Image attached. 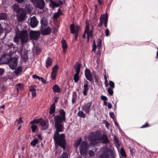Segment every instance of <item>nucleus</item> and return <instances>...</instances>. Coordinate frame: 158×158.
<instances>
[{"instance_id": "1", "label": "nucleus", "mask_w": 158, "mask_h": 158, "mask_svg": "<svg viewBox=\"0 0 158 158\" xmlns=\"http://www.w3.org/2000/svg\"><path fill=\"white\" fill-rule=\"evenodd\" d=\"M59 115L55 116L54 118L56 132L53 138L56 145H58L65 150L67 144L65 135L64 134H60L59 132L63 131L64 122L66 120L65 112L64 110L60 109L59 111Z\"/></svg>"}, {"instance_id": "2", "label": "nucleus", "mask_w": 158, "mask_h": 158, "mask_svg": "<svg viewBox=\"0 0 158 158\" xmlns=\"http://www.w3.org/2000/svg\"><path fill=\"white\" fill-rule=\"evenodd\" d=\"M15 35L13 39V41L18 45H19V41L21 40L20 44L23 46L26 44L28 40V34L27 31L23 30L20 31L18 27L16 28L15 31Z\"/></svg>"}, {"instance_id": "3", "label": "nucleus", "mask_w": 158, "mask_h": 158, "mask_svg": "<svg viewBox=\"0 0 158 158\" xmlns=\"http://www.w3.org/2000/svg\"><path fill=\"white\" fill-rule=\"evenodd\" d=\"M70 28L71 33L72 34H74L75 39V40H77L81 27L78 25L75 26L74 24H72L70 26Z\"/></svg>"}, {"instance_id": "4", "label": "nucleus", "mask_w": 158, "mask_h": 158, "mask_svg": "<svg viewBox=\"0 0 158 158\" xmlns=\"http://www.w3.org/2000/svg\"><path fill=\"white\" fill-rule=\"evenodd\" d=\"M89 148L88 143L86 141H82L79 146L80 152L81 156L86 155Z\"/></svg>"}, {"instance_id": "5", "label": "nucleus", "mask_w": 158, "mask_h": 158, "mask_svg": "<svg viewBox=\"0 0 158 158\" xmlns=\"http://www.w3.org/2000/svg\"><path fill=\"white\" fill-rule=\"evenodd\" d=\"M108 21V16L107 13H106L105 15L103 14L101 15L99 18V22L98 25V27H102L104 23L105 27H107Z\"/></svg>"}, {"instance_id": "6", "label": "nucleus", "mask_w": 158, "mask_h": 158, "mask_svg": "<svg viewBox=\"0 0 158 158\" xmlns=\"http://www.w3.org/2000/svg\"><path fill=\"white\" fill-rule=\"evenodd\" d=\"M7 64L12 70L16 69L18 65V58L16 57H11Z\"/></svg>"}, {"instance_id": "7", "label": "nucleus", "mask_w": 158, "mask_h": 158, "mask_svg": "<svg viewBox=\"0 0 158 158\" xmlns=\"http://www.w3.org/2000/svg\"><path fill=\"white\" fill-rule=\"evenodd\" d=\"M11 57V56L8 54L3 55L0 59V65L2 64H7Z\"/></svg>"}, {"instance_id": "8", "label": "nucleus", "mask_w": 158, "mask_h": 158, "mask_svg": "<svg viewBox=\"0 0 158 158\" xmlns=\"http://www.w3.org/2000/svg\"><path fill=\"white\" fill-rule=\"evenodd\" d=\"M32 3L35 4L37 7L40 9H43L45 5L44 0H31Z\"/></svg>"}, {"instance_id": "9", "label": "nucleus", "mask_w": 158, "mask_h": 158, "mask_svg": "<svg viewBox=\"0 0 158 158\" xmlns=\"http://www.w3.org/2000/svg\"><path fill=\"white\" fill-rule=\"evenodd\" d=\"M40 33L39 31H31L30 33V38L34 40H37L39 38Z\"/></svg>"}, {"instance_id": "10", "label": "nucleus", "mask_w": 158, "mask_h": 158, "mask_svg": "<svg viewBox=\"0 0 158 158\" xmlns=\"http://www.w3.org/2000/svg\"><path fill=\"white\" fill-rule=\"evenodd\" d=\"M85 75L86 78L92 83L93 81V76L90 70L87 68L85 70Z\"/></svg>"}, {"instance_id": "11", "label": "nucleus", "mask_w": 158, "mask_h": 158, "mask_svg": "<svg viewBox=\"0 0 158 158\" xmlns=\"http://www.w3.org/2000/svg\"><path fill=\"white\" fill-rule=\"evenodd\" d=\"M92 104V102H87L83 105L82 107V110L86 113H89L90 111V108Z\"/></svg>"}, {"instance_id": "12", "label": "nucleus", "mask_w": 158, "mask_h": 158, "mask_svg": "<svg viewBox=\"0 0 158 158\" xmlns=\"http://www.w3.org/2000/svg\"><path fill=\"white\" fill-rule=\"evenodd\" d=\"M51 4V5L52 8L54 10L55 7H59L60 6H61L63 4V2L61 0H58L57 3H56L55 1L53 0H50Z\"/></svg>"}, {"instance_id": "13", "label": "nucleus", "mask_w": 158, "mask_h": 158, "mask_svg": "<svg viewBox=\"0 0 158 158\" xmlns=\"http://www.w3.org/2000/svg\"><path fill=\"white\" fill-rule=\"evenodd\" d=\"M39 22L35 16L33 17L30 19V24L32 28L37 27Z\"/></svg>"}, {"instance_id": "14", "label": "nucleus", "mask_w": 158, "mask_h": 158, "mask_svg": "<svg viewBox=\"0 0 158 158\" xmlns=\"http://www.w3.org/2000/svg\"><path fill=\"white\" fill-rule=\"evenodd\" d=\"M40 30L41 34L43 35H49L52 31V29L49 27L44 29L41 28Z\"/></svg>"}, {"instance_id": "15", "label": "nucleus", "mask_w": 158, "mask_h": 158, "mask_svg": "<svg viewBox=\"0 0 158 158\" xmlns=\"http://www.w3.org/2000/svg\"><path fill=\"white\" fill-rule=\"evenodd\" d=\"M12 7L14 11L17 13H19L20 12H23L24 10L23 8H20L19 5L17 3L14 4Z\"/></svg>"}, {"instance_id": "16", "label": "nucleus", "mask_w": 158, "mask_h": 158, "mask_svg": "<svg viewBox=\"0 0 158 158\" xmlns=\"http://www.w3.org/2000/svg\"><path fill=\"white\" fill-rule=\"evenodd\" d=\"M88 83L89 82L87 80H86L85 81V83L83 86V95L84 96H86L87 95L88 91L89 89L88 85Z\"/></svg>"}, {"instance_id": "17", "label": "nucleus", "mask_w": 158, "mask_h": 158, "mask_svg": "<svg viewBox=\"0 0 158 158\" xmlns=\"http://www.w3.org/2000/svg\"><path fill=\"white\" fill-rule=\"evenodd\" d=\"M41 28L44 29L48 25V22L47 20L44 18H43L40 20Z\"/></svg>"}, {"instance_id": "18", "label": "nucleus", "mask_w": 158, "mask_h": 158, "mask_svg": "<svg viewBox=\"0 0 158 158\" xmlns=\"http://www.w3.org/2000/svg\"><path fill=\"white\" fill-rule=\"evenodd\" d=\"M46 67L48 68L51 67L52 64V59L50 57H48L45 61Z\"/></svg>"}, {"instance_id": "19", "label": "nucleus", "mask_w": 158, "mask_h": 158, "mask_svg": "<svg viewBox=\"0 0 158 158\" xmlns=\"http://www.w3.org/2000/svg\"><path fill=\"white\" fill-rule=\"evenodd\" d=\"M52 89L54 93H59L62 90V89L59 87V85L56 84L55 85L53 86Z\"/></svg>"}, {"instance_id": "20", "label": "nucleus", "mask_w": 158, "mask_h": 158, "mask_svg": "<svg viewBox=\"0 0 158 158\" xmlns=\"http://www.w3.org/2000/svg\"><path fill=\"white\" fill-rule=\"evenodd\" d=\"M25 11L24 9L23 12H20L19 13H18V18L20 21H23L24 20L25 16Z\"/></svg>"}, {"instance_id": "21", "label": "nucleus", "mask_w": 158, "mask_h": 158, "mask_svg": "<svg viewBox=\"0 0 158 158\" xmlns=\"http://www.w3.org/2000/svg\"><path fill=\"white\" fill-rule=\"evenodd\" d=\"M81 66V63H78L77 62H76L74 65V68L75 69L76 73H80Z\"/></svg>"}, {"instance_id": "22", "label": "nucleus", "mask_w": 158, "mask_h": 158, "mask_svg": "<svg viewBox=\"0 0 158 158\" xmlns=\"http://www.w3.org/2000/svg\"><path fill=\"white\" fill-rule=\"evenodd\" d=\"M7 46L8 49L10 50V52L13 53L14 52V49L15 48V46L14 45L13 43L8 44Z\"/></svg>"}, {"instance_id": "23", "label": "nucleus", "mask_w": 158, "mask_h": 158, "mask_svg": "<svg viewBox=\"0 0 158 158\" xmlns=\"http://www.w3.org/2000/svg\"><path fill=\"white\" fill-rule=\"evenodd\" d=\"M101 139L102 141V143H106L109 142V140L106 135H103Z\"/></svg>"}, {"instance_id": "24", "label": "nucleus", "mask_w": 158, "mask_h": 158, "mask_svg": "<svg viewBox=\"0 0 158 158\" xmlns=\"http://www.w3.org/2000/svg\"><path fill=\"white\" fill-rule=\"evenodd\" d=\"M42 119V118H41L39 119H34L33 120L31 121L30 123L31 125L34 124H38L40 122Z\"/></svg>"}, {"instance_id": "25", "label": "nucleus", "mask_w": 158, "mask_h": 158, "mask_svg": "<svg viewBox=\"0 0 158 158\" xmlns=\"http://www.w3.org/2000/svg\"><path fill=\"white\" fill-rule=\"evenodd\" d=\"M40 123V125L42 127V130H46L48 128V126L46 125V122L45 121H42Z\"/></svg>"}, {"instance_id": "26", "label": "nucleus", "mask_w": 158, "mask_h": 158, "mask_svg": "<svg viewBox=\"0 0 158 158\" xmlns=\"http://www.w3.org/2000/svg\"><path fill=\"white\" fill-rule=\"evenodd\" d=\"M61 43L62 45V47L63 48V49L64 51V50H65L68 47L67 44L66 43V42L65 41V40H64V39H63L61 41Z\"/></svg>"}, {"instance_id": "27", "label": "nucleus", "mask_w": 158, "mask_h": 158, "mask_svg": "<svg viewBox=\"0 0 158 158\" xmlns=\"http://www.w3.org/2000/svg\"><path fill=\"white\" fill-rule=\"evenodd\" d=\"M22 71V67L21 66H19L15 70V73L16 75H18Z\"/></svg>"}, {"instance_id": "28", "label": "nucleus", "mask_w": 158, "mask_h": 158, "mask_svg": "<svg viewBox=\"0 0 158 158\" xmlns=\"http://www.w3.org/2000/svg\"><path fill=\"white\" fill-rule=\"evenodd\" d=\"M56 109L55 104H52L50 107L49 113L51 114H52L55 113Z\"/></svg>"}, {"instance_id": "29", "label": "nucleus", "mask_w": 158, "mask_h": 158, "mask_svg": "<svg viewBox=\"0 0 158 158\" xmlns=\"http://www.w3.org/2000/svg\"><path fill=\"white\" fill-rule=\"evenodd\" d=\"M79 73H76L74 75L73 79L74 81V82L76 83H77L79 80Z\"/></svg>"}, {"instance_id": "30", "label": "nucleus", "mask_w": 158, "mask_h": 158, "mask_svg": "<svg viewBox=\"0 0 158 158\" xmlns=\"http://www.w3.org/2000/svg\"><path fill=\"white\" fill-rule=\"evenodd\" d=\"M120 154L123 157L126 158L127 156L123 148H121L120 149Z\"/></svg>"}, {"instance_id": "31", "label": "nucleus", "mask_w": 158, "mask_h": 158, "mask_svg": "<svg viewBox=\"0 0 158 158\" xmlns=\"http://www.w3.org/2000/svg\"><path fill=\"white\" fill-rule=\"evenodd\" d=\"M100 157L101 158H109V155L108 153L104 152L100 156Z\"/></svg>"}, {"instance_id": "32", "label": "nucleus", "mask_w": 158, "mask_h": 158, "mask_svg": "<svg viewBox=\"0 0 158 158\" xmlns=\"http://www.w3.org/2000/svg\"><path fill=\"white\" fill-rule=\"evenodd\" d=\"M6 14L4 13H0V20H4L7 18Z\"/></svg>"}, {"instance_id": "33", "label": "nucleus", "mask_w": 158, "mask_h": 158, "mask_svg": "<svg viewBox=\"0 0 158 158\" xmlns=\"http://www.w3.org/2000/svg\"><path fill=\"white\" fill-rule=\"evenodd\" d=\"M82 140V139L81 138H80L79 139L76 140L75 141V146L77 148L80 144Z\"/></svg>"}, {"instance_id": "34", "label": "nucleus", "mask_w": 158, "mask_h": 158, "mask_svg": "<svg viewBox=\"0 0 158 158\" xmlns=\"http://www.w3.org/2000/svg\"><path fill=\"white\" fill-rule=\"evenodd\" d=\"M39 142V140L37 139H34L31 143V145L35 146Z\"/></svg>"}, {"instance_id": "35", "label": "nucleus", "mask_w": 158, "mask_h": 158, "mask_svg": "<svg viewBox=\"0 0 158 158\" xmlns=\"http://www.w3.org/2000/svg\"><path fill=\"white\" fill-rule=\"evenodd\" d=\"M86 26L85 27L84 32L85 33H86L89 31V22H86Z\"/></svg>"}, {"instance_id": "36", "label": "nucleus", "mask_w": 158, "mask_h": 158, "mask_svg": "<svg viewBox=\"0 0 158 158\" xmlns=\"http://www.w3.org/2000/svg\"><path fill=\"white\" fill-rule=\"evenodd\" d=\"M78 115L79 116L83 118H85V114L81 111H79L78 113Z\"/></svg>"}, {"instance_id": "37", "label": "nucleus", "mask_w": 158, "mask_h": 158, "mask_svg": "<svg viewBox=\"0 0 158 158\" xmlns=\"http://www.w3.org/2000/svg\"><path fill=\"white\" fill-rule=\"evenodd\" d=\"M77 98V94L76 93L74 92L72 98V103L74 104L76 102L75 99Z\"/></svg>"}, {"instance_id": "38", "label": "nucleus", "mask_w": 158, "mask_h": 158, "mask_svg": "<svg viewBox=\"0 0 158 158\" xmlns=\"http://www.w3.org/2000/svg\"><path fill=\"white\" fill-rule=\"evenodd\" d=\"M37 126L35 124H33L31 126V129L32 131L33 132H35L37 129Z\"/></svg>"}, {"instance_id": "39", "label": "nucleus", "mask_w": 158, "mask_h": 158, "mask_svg": "<svg viewBox=\"0 0 158 158\" xmlns=\"http://www.w3.org/2000/svg\"><path fill=\"white\" fill-rule=\"evenodd\" d=\"M61 15L60 13H58V12L55 13L54 14L53 18L54 19L56 20Z\"/></svg>"}, {"instance_id": "40", "label": "nucleus", "mask_w": 158, "mask_h": 158, "mask_svg": "<svg viewBox=\"0 0 158 158\" xmlns=\"http://www.w3.org/2000/svg\"><path fill=\"white\" fill-rule=\"evenodd\" d=\"M57 73L53 72H52L51 73V78L52 80H54L55 79Z\"/></svg>"}, {"instance_id": "41", "label": "nucleus", "mask_w": 158, "mask_h": 158, "mask_svg": "<svg viewBox=\"0 0 158 158\" xmlns=\"http://www.w3.org/2000/svg\"><path fill=\"white\" fill-rule=\"evenodd\" d=\"M23 84L21 83L17 84L16 85V88L18 91L19 89H21L23 88Z\"/></svg>"}, {"instance_id": "42", "label": "nucleus", "mask_w": 158, "mask_h": 158, "mask_svg": "<svg viewBox=\"0 0 158 158\" xmlns=\"http://www.w3.org/2000/svg\"><path fill=\"white\" fill-rule=\"evenodd\" d=\"M107 92L109 95L110 96L113 95V89L110 87H109L108 89Z\"/></svg>"}, {"instance_id": "43", "label": "nucleus", "mask_w": 158, "mask_h": 158, "mask_svg": "<svg viewBox=\"0 0 158 158\" xmlns=\"http://www.w3.org/2000/svg\"><path fill=\"white\" fill-rule=\"evenodd\" d=\"M114 143L118 145L119 146L120 145V144L119 143V140H118L117 136H114Z\"/></svg>"}, {"instance_id": "44", "label": "nucleus", "mask_w": 158, "mask_h": 158, "mask_svg": "<svg viewBox=\"0 0 158 158\" xmlns=\"http://www.w3.org/2000/svg\"><path fill=\"white\" fill-rule=\"evenodd\" d=\"M87 34V35H88L89 36L92 37L93 36V30H91L90 31H89L88 32H86Z\"/></svg>"}, {"instance_id": "45", "label": "nucleus", "mask_w": 158, "mask_h": 158, "mask_svg": "<svg viewBox=\"0 0 158 158\" xmlns=\"http://www.w3.org/2000/svg\"><path fill=\"white\" fill-rule=\"evenodd\" d=\"M58 66L57 64L55 65L52 68V72L57 73Z\"/></svg>"}, {"instance_id": "46", "label": "nucleus", "mask_w": 158, "mask_h": 158, "mask_svg": "<svg viewBox=\"0 0 158 158\" xmlns=\"http://www.w3.org/2000/svg\"><path fill=\"white\" fill-rule=\"evenodd\" d=\"M97 139H92L90 140V144L91 145H94L97 143L96 140Z\"/></svg>"}, {"instance_id": "47", "label": "nucleus", "mask_w": 158, "mask_h": 158, "mask_svg": "<svg viewBox=\"0 0 158 158\" xmlns=\"http://www.w3.org/2000/svg\"><path fill=\"white\" fill-rule=\"evenodd\" d=\"M18 122L17 125H19V124H20L23 123V121L22 120V118L20 117L19 118V119H16V120L15 121V122Z\"/></svg>"}, {"instance_id": "48", "label": "nucleus", "mask_w": 158, "mask_h": 158, "mask_svg": "<svg viewBox=\"0 0 158 158\" xmlns=\"http://www.w3.org/2000/svg\"><path fill=\"white\" fill-rule=\"evenodd\" d=\"M68 155L66 152H64L61 155V158H68Z\"/></svg>"}, {"instance_id": "49", "label": "nucleus", "mask_w": 158, "mask_h": 158, "mask_svg": "<svg viewBox=\"0 0 158 158\" xmlns=\"http://www.w3.org/2000/svg\"><path fill=\"white\" fill-rule=\"evenodd\" d=\"M150 126V125L147 123L146 122L145 124L142 125L141 127V128H143L148 127Z\"/></svg>"}, {"instance_id": "50", "label": "nucleus", "mask_w": 158, "mask_h": 158, "mask_svg": "<svg viewBox=\"0 0 158 158\" xmlns=\"http://www.w3.org/2000/svg\"><path fill=\"white\" fill-rule=\"evenodd\" d=\"M110 117L113 119V120H114L115 118V115L114 113L113 112H110L109 114Z\"/></svg>"}, {"instance_id": "51", "label": "nucleus", "mask_w": 158, "mask_h": 158, "mask_svg": "<svg viewBox=\"0 0 158 158\" xmlns=\"http://www.w3.org/2000/svg\"><path fill=\"white\" fill-rule=\"evenodd\" d=\"M109 84L110 87L112 88H114V84L113 81H109Z\"/></svg>"}, {"instance_id": "52", "label": "nucleus", "mask_w": 158, "mask_h": 158, "mask_svg": "<svg viewBox=\"0 0 158 158\" xmlns=\"http://www.w3.org/2000/svg\"><path fill=\"white\" fill-rule=\"evenodd\" d=\"M35 89V86L34 85H32L30 86L29 87V91L32 92L34 91Z\"/></svg>"}, {"instance_id": "53", "label": "nucleus", "mask_w": 158, "mask_h": 158, "mask_svg": "<svg viewBox=\"0 0 158 158\" xmlns=\"http://www.w3.org/2000/svg\"><path fill=\"white\" fill-rule=\"evenodd\" d=\"M98 44L97 46L98 47H100L102 44V40L100 39H98Z\"/></svg>"}, {"instance_id": "54", "label": "nucleus", "mask_w": 158, "mask_h": 158, "mask_svg": "<svg viewBox=\"0 0 158 158\" xmlns=\"http://www.w3.org/2000/svg\"><path fill=\"white\" fill-rule=\"evenodd\" d=\"M88 154L91 157L93 156L94 155V152L92 150H89Z\"/></svg>"}, {"instance_id": "55", "label": "nucleus", "mask_w": 158, "mask_h": 158, "mask_svg": "<svg viewBox=\"0 0 158 158\" xmlns=\"http://www.w3.org/2000/svg\"><path fill=\"white\" fill-rule=\"evenodd\" d=\"M89 139L91 140L92 139H99L97 138L95 136L92 135L89 137Z\"/></svg>"}, {"instance_id": "56", "label": "nucleus", "mask_w": 158, "mask_h": 158, "mask_svg": "<svg viewBox=\"0 0 158 158\" xmlns=\"http://www.w3.org/2000/svg\"><path fill=\"white\" fill-rule=\"evenodd\" d=\"M94 78L95 80V82L97 83L98 82L99 77L98 76L95 75L94 76Z\"/></svg>"}, {"instance_id": "57", "label": "nucleus", "mask_w": 158, "mask_h": 158, "mask_svg": "<svg viewBox=\"0 0 158 158\" xmlns=\"http://www.w3.org/2000/svg\"><path fill=\"white\" fill-rule=\"evenodd\" d=\"M96 46L95 44V42L94 41V44L93 46V48L92 49V51L94 52L96 51Z\"/></svg>"}, {"instance_id": "58", "label": "nucleus", "mask_w": 158, "mask_h": 158, "mask_svg": "<svg viewBox=\"0 0 158 158\" xmlns=\"http://www.w3.org/2000/svg\"><path fill=\"white\" fill-rule=\"evenodd\" d=\"M109 33L110 32L109 29L108 28L106 29L105 32L106 36H108L109 35Z\"/></svg>"}, {"instance_id": "59", "label": "nucleus", "mask_w": 158, "mask_h": 158, "mask_svg": "<svg viewBox=\"0 0 158 158\" xmlns=\"http://www.w3.org/2000/svg\"><path fill=\"white\" fill-rule=\"evenodd\" d=\"M115 154L114 153L112 152L110 153V156L111 158H115Z\"/></svg>"}, {"instance_id": "60", "label": "nucleus", "mask_w": 158, "mask_h": 158, "mask_svg": "<svg viewBox=\"0 0 158 158\" xmlns=\"http://www.w3.org/2000/svg\"><path fill=\"white\" fill-rule=\"evenodd\" d=\"M101 99L102 100H103L104 101H107V98L106 96H103V95H102L101 96Z\"/></svg>"}, {"instance_id": "61", "label": "nucleus", "mask_w": 158, "mask_h": 158, "mask_svg": "<svg viewBox=\"0 0 158 158\" xmlns=\"http://www.w3.org/2000/svg\"><path fill=\"white\" fill-rule=\"evenodd\" d=\"M32 96L33 97H35L36 95V89L34 91L31 92Z\"/></svg>"}, {"instance_id": "62", "label": "nucleus", "mask_w": 158, "mask_h": 158, "mask_svg": "<svg viewBox=\"0 0 158 158\" xmlns=\"http://www.w3.org/2000/svg\"><path fill=\"white\" fill-rule=\"evenodd\" d=\"M4 70L3 69L0 68V75H2L4 73Z\"/></svg>"}, {"instance_id": "63", "label": "nucleus", "mask_w": 158, "mask_h": 158, "mask_svg": "<svg viewBox=\"0 0 158 158\" xmlns=\"http://www.w3.org/2000/svg\"><path fill=\"white\" fill-rule=\"evenodd\" d=\"M58 98L57 97H55V99L54 100V102L53 104H55H55L56 103L58 102Z\"/></svg>"}, {"instance_id": "64", "label": "nucleus", "mask_w": 158, "mask_h": 158, "mask_svg": "<svg viewBox=\"0 0 158 158\" xmlns=\"http://www.w3.org/2000/svg\"><path fill=\"white\" fill-rule=\"evenodd\" d=\"M25 0H15L18 3H21L23 2Z\"/></svg>"}]
</instances>
